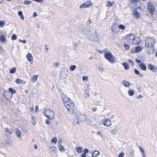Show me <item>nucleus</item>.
I'll return each instance as SVG.
<instances>
[{
    "mask_svg": "<svg viewBox=\"0 0 157 157\" xmlns=\"http://www.w3.org/2000/svg\"><path fill=\"white\" fill-rule=\"evenodd\" d=\"M90 89L89 87V86H88L85 90V94L84 96L86 98L90 96Z\"/></svg>",
    "mask_w": 157,
    "mask_h": 157,
    "instance_id": "obj_16",
    "label": "nucleus"
},
{
    "mask_svg": "<svg viewBox=\"0 0 157 157\" xmlns=\"http://www.w3.org/2000/svg\"><path fill=\"white\" fill-rule=\"evenodd\" d=\"M124 46L126 50H128L130 48V45L126 44H124Z\"/></svg>",
    "mask_w": 157,
    "mask_h": 157,
    "instance_id": "obj_47",
    "label": "nucleus"
},
{
    "mask_svg": "<svg viewBox=\"0 0 157 157\" xmlns=\"http://www.w3.org/2000/svg\"><path fill=\"white\" fill-rule=\"evenodd\" d=\"M128 62L131 63L133 65H134L133 62L131 59H129L128 61Z\"/></svg>",
    "mask_w": 157,
    "mask_h": 157,
    "instance_id": "obj_57",
    "label": "nucleus"
},
{
    "mask_svg": "<svg viewBox=\"0 0 157 157\" xmlns=\"http://www.w3.org/2000/svg\"><path fill=\"white\" fill-rule=\"evenodd\" d=\"M9 91L12 94H14L16 93V91L12 88H9Z\"/></svg>",
    "mask_w": 157,
    "mask_h": 157,
    "instance_id": "obj_42",
    "label": "nucleus"
},
{
    "mask_svg": "<svg viewBox=\"0 0 157 157\" xmlns=\"http://www.w3.org/2000/svg\"><path fill=\"white\" fill-rule=\"evenodd\" d=\"M5 131L6 134L8 135H11L13 132V130H10L8 128H5Z\"/></svg>",
    "mask_w": 157,
    "mask_h": 157,
    "instance_id": "obj_20",
    "label": "nucleus"
},
{
    "mask_svg": "<svg viewBox=\"0 0 157 157\" xmlns=\"http://www.w3.org/2000/svg\"><path fill=\"white\" fill-rule=\"evenodd\" d=\"M99 71H101V72H103L105 70V68L104 67H99Z\"/></svg>",
    "mask_w": 157,
    "mask_h": 157,
    "instance_id": "obj_49",
    "label": "nucleus"
},
{
    "mask_svg": "<svg viewBox=\"0 0 157 157\" xmlns=\"http://www.w3.org/2000/svg\"><path fill=\"white\" fill-rule=\"evenodd\" d=\"M80 122L84 121L86 119V116L84 114L79 115L77 116Z\"/></svg>",
    "mask_w": 157,
    "mask_h": 157,
    "instance_id": "obj_15",
    "label": "nucleus"
},
{
    "mask_svg": "<svg viewBox=\"0 0 157 157\" xmlns=\"http://www.w3.org/2000/svg\"><path fill=\"white\" fill-rule=\"evenodd\" d=\"M16 70L15 67H13L10 70V72L11 73H14L16 72Z\"/></svg>",
    "mask_w": 157,
    "mask_h": 157,
    "instance_id": "obj_41",
    "label": "nucleus"
},
{
    "mask_svg": "<svg viewBox=\"0 0 157 157\" xmlns=\"http://www.w3.org/2000/svg\"><path fill=\"white\" fill-rule=\"evenodd\" d=\"M148 68L149 70L153 72L157 70V67L151 64L148 65Z\"/></svg>",
    "mask_w": 157,
    "mask_h": 157,
    "instance_id": "obj_18",
    "label": "nucleus"
},
{
    "mask_svg": "<svg viewBox=\"0 0 157 157\" xmlns=\"http://www.w3.org/2000/svg\"><path fill=\"white\" fill-rule=\"evenodd\" d=\"M45 49H46V51L47 52H48V48L47 47V46L46 45H45Z\"/></svg>",
    "mask_w": 157,
    "mask_h": 157,
    "instance_id": "obj_60",
    "label": "nucleus"
},
{
    "mask_svg": "<svg viewBox=\"0 0 157 157\" xmlns=\"http://www.w3.org/2000/svg\"><path fill=\"white\" fill-rule=\"evenodd\" d=\"M28 60L29 61L31 64H32L33 62V57L30 53H29L26 56Z\"/></svg>",
    "mask_w": 157,
    "mask_h": 157,
    "instance_id": "obj_17",
    "label": "nucleus"
},
{
    "mask_svg": "<svg viewBox=\"0 0 157 157\" xmlns=\"http://www.w3.org/2000/svg\"><path fill=\"white\" fill-rule=\"evenodd\" d=\"M22 132H24L25 131L24 130H21V131L19 130L17 128L16 129V133L17 136L19 138H22V136H21V134L23 136L24 135V133H23Z\"/></svg>",
    "mask_w": 157,
    "mask_h": 157,
    "instance_id": "obj_10",
    "label": "nucleus"
},
{
    "mask_svg": "<svg viewBox=\"0 0 157 157\" xmlns=\"http://www.w3.org/2000/svg\"><path fill=\"white\" fill-rule=\"evenodd\" d=\"M122 65L124 66V69L126 70H128L129 68V67L127 63L124 62L123 63Z\"/></svg>",
    "mask_w": 157,
    "mask_h": 157,
    "instance_id": "obj_30",
    "label": "nucleus"
},
{
    "mask_svg": "<svg viewBox=\"0 0 157 157\" xmlns=\"http://www.w3.org/2000/svg\"><path fill=\"white\" fill-rule=\"evenodd\" d=\"M125 39L128 43L133 45L138 44L141 41L139 37H136L135 35L131 34L126 35Z\"/></svg>",
    "mask_w": 157,
    "mask_h": 157,
    "instance_id": "obj_2",
    "label": "nucleus"
},
{
    "mask_svg": "<svg viewBox=\"0 0 157 157\" xmlns=\"http://www.w3.org/2000/svg\"><path fill=\"white\" fill-rule=\"evenodd\" d=\"M139 148H140V151H141V152L142 153V155H145L146 154V153H145V151H144V149L142 147L140 146L139 147Z\"/></svg>",
    "mask_w": 157,
    "mask_h": 157,
    "instance_id": "obj_43",
    "label": "nucleus"
},
{
    "mask_svg": "<svg viewBox=\"0 0 157 157\" xmlns=\"http://www.w3.org/2000/svg\"><path fill=\"white\" fill-rule=\"evenodd\" d=\"M76 68V66L72 65L70 66V70L71 71H73Z\"/></svg>",
    "mask_w": 157,
    "mask_h": 157,
    "instance_id": "obj_40",
    "label": "nucleus"
},
{
    "mask_svg": "<svg viewBox=\"0 0 157 157\" xmlns=\"http://www.w3.org/2000/svg\"><path fill=\"white\" fill-rule=\"evenodd\" d=\"M147 7L148 10L150 13L152 14H154L155 12V7L151 2H148L147 5Z\"/></svg>",
    "mask_w": 157,
    "mask_h": 157,
    "instance_id": "obj_8",
    "label": "nucleus"
},
{
    "mask_svg": "<svg viewBox=\"0 0 157 157\" xmlns=\"http://www.w3.org/2000/svg\"><path fill=\"white\" fill-rule=\"evenodd\" d=\"M59 150L61 151H65L64 148L62 145H60L58 146Z\"/></svg>",
    "mask_w": 157,
    "mask_h": 157,
    "instance_id": "obj_37",
    "label": "nucleus"
},
{
    "mask_svg": "<svg viewBox=\"0 0 157 157\" xmlns=\"http://www.w3.org/2000/svg\"><path fill=\"white\" fill-rule=\"evenodd\" d=\"M64 106L67 110L71 113H72L75 109V105L73 102L70 101L65 103Z\"/></svg>",
    "mask_w": 157,
    "mask_h": 157,
    "instance_id": "obj_5",
    "label": "nucleus"
},
{
    "mask_svg": "<svg viewBox=\"0 0 157 157\" xmlns=\"http://www.w3.org/2000/svg\"><path fill=\"white\" fill-rule=\"evenodd\" d=\"M119 28L120 29H121L122 30H124L125 29V26L122 25H120L119 26Z\"/></svg>",
    "mask_w": 157,
    "mask_h": 157,
    "instance_id": "obj_45",
    "label": "nucleus"
},
{
    "mask_svg": "<svg viewBox=\"0 0 157 157\" xmlns=\"http://www.w3.org/2000/svg\"><path fill=\"white\" fill-rule=\"evenodd\" d=\"M139 66L140 68L143 70L145 71L147 69L146 66L143 63L140 64Z\"/></svg>",
    "mask_w": 157,
    "mask_h": 157,
    "instance_id": "obj_25",
    "label": "nucleus"
},
{
    "mask_svg": "<svg viewBox=\"0 0 157 157\" xmlns=\"http://www.w3.org/2000/svg\"><path fill=\"white\" fill-rule=\"evenodd\" d=\"M145 47L148 53L152 54L154 52L155 40L152 37L146 38L145 39Z\"/></svg>",
    "mask_w": 157,
    "mask_h": 157,
    "instance_id": "obj_1",
    "label": "nucleus"
},
{
    "mask_svg": "<svg viewBox=\"0 0 157 157\" xmlns=\"http://www.w3.org/2000/svg\"><path fill=\"white\" fill-rule=\"evenodd\" d=\"M49 149L51 151H53L55 153L57 152V148L54 146H49Z\"/></svg>",
    "mask_w": 157,
    "mask_h": 157,
    "instance_id": "obj_22",
    "label": "nucleus"
},
{
    "mask_svg": "<svg viewBox=\"0 0 157 157\" xmlns=\"http://www.w3.org/2000/svg\"><path fill=\"white\" fill-rule=\"evenodd\" d=\"M82 81L84 82L85 81L86 82H87L88 81L89 78L87 76H83L82 77Z\"/></svg>",
    "mask_w": 157,
    "mask_h": 157,
    "instance_id": "obj_38",
    "label": "nucleus"
},
{
    "mask_svg": "<svg viewBox=\"0 0 157 157\" xmlns=\"http://www.w3.org/2000/svg\"><path fill=\"white\" fill-rule=\"evenodd\" d=\"M31 122L34 125L36 124V121L35 118L34 117H31Z\"/></svg>",
    "mask_w": 157,
    "mask_h": 157,
    "instance_id": "obj_36",
    "label": "nucleus"
},
{
    "mask_svg": "<svg viewBox=\"0 0 157 157\" xmlns=\"http://www.w3.org/2000/svg\"><path fill=\"white\" fill-rule=\"evenodd\" d=\"M100 154V152L99 151L96 150L94 151L92 154V156L93 157H96L98 155Z\"/></svg>",
    "mask_w": 157,
    "mask_h": 157,
    "instance_id": "obj_23",
    "label": "nucleus"
},
{
    "mask_svg": "<svg viewBox=\"0 0 157 157\" xmlns=\"http://www.w3.org/2000/svg\"><path fill=\"white\" fill-rule=\"evenodd\" d=\"M6 143V144H5L4 145V146L5 147H7L8 146V142L6 141L5 140V143Z\"/></svg>",
    "mask_w": 157,
    "mask_h": 157,
    "instance_id": "obj_63",
    "label": "nucleus"
},
{
    "mask_svg": "<svg viewBox=\"0 0 157 157\" xmlns=\"http://www.w3.org/2000/svg\"><path fill=\"white\" fill-rule=\"evenodd\" d=\"M38 106L37 105H36L35 108V112H37V111L38 110Z\"/></svg>",
    "mask_w": 157,
    "mask_h": 157,
    "instance_id": "obj_59",
    "label": "nucleus"
},
{
    "mask_svg": "<svg viewBox=\"0 0 157 157\" xmlns=\"http://www.w3.org/2000/svg\"><path fill=\"white\" fill-rule=\"evenodd\" d=\"M18 41L20 42H22L23 44H25L27 42V41L26 40H19Z\"/></svg>",
    "mask_w": 157,
    "mask_h": 157,
    "instance_id": "obj_53",
    "label": "nucleus"
},
{
    "mask_svg": "<svg viewBox=\"0 0 157 157\" xmlns=\"http://www.w3.org/2000/svg\"><path fill=\"white\" fill-rule=\"evenodd\" d=\"M44 115L48 118L52 119L54 117V112L51 109H47L44 112Z\"/></svg>",
    "mask_w": 157,
    "mask_h": 157,
    "instance_id": "obj_6",
    "label": "nucleus"
},
{
    "mask_svg": "<svg viewBox=\"0 0 157 157\" xmlns=\"http://www.w3.org/2000/svg\"><path fill=\"white\" fill-rule=\"evenodd\" d=\"M138 9H135L133 11L134 15L136 19L140 18L141 16L140 13L137 10Z\"/></svg>",
    "mask_w": 157,
    "mask_h": 157,
    "instance_id": "obj_14",
    "label": "nucleus"
},
{
    "mask_svg": "<svg viewBox=\"0 0 157 157\" xmlns=\"http://www.w3.org/2000/svg\"><path fill=\"white\" fill-rule=\"evenodd\" d=\"M81 157H86V154H85V153H83L81 155Z\"/></svg>",
    "mask_w": 157,
    "mask_h": 157,
    "instance_id": "obj_61",
    "label": "nucleus"
},
{
    "mask_svg": "<svg viewBox=\"0 0 157 157\" xmlns=\"http://www.w3.org/2000/svg\"><path fill=\"white\" fill-rule=\"evenodd\" d=\"M124 156V153L123 152H121L119 154L118 157H123Z\"/></svg>",
    "mask_w": 157,
    "mask_h": 157,
    "instance_id": "obj_51",
    "label": "nucleus"
},
{
    "mask_svg": "<svg viewBox=\"0 0 157 157\" xmlns=\"http://www.w3.org/2000/svg\"><path fill=\"white\" fill-rule=\"evenodd\" d=\"M46 124L48 125L50 124V121L48 119H47L45 121Z\"/></svg>",
    "mask_w": 157,
    "mask_h": 157,
    "instance_id": "obj_55",
    "label": "nucleus"
},
{
    "mask_svg": "<svg viewBox=\"0 0 157 157\" xmlns=\"http://www.w3.org/2000/svg\"><path fill=\"white\" fill-rule=\"evenodd\" d=\"M121 83L124 87L127 88H129L132 85V84L130 82L125 80H123Z\"/></svg>",
    "mask_w": 157,
    "mask_h": 157,
    "instance_id": "obj_13",
    "label": "nucleus"
},
{
    "mask_svg": "<svg viewBox=\"0 0 157 157\" xmlns=\"http://www.w3.org/2000/svg\"><path fill=\"white\" fill-rule=\"evenodd\" d=\"M62 98L65 105V103L69 102L70 101H69L70 99L68 97V96L64 94H63L62 95Z\"/></svg>",
    "mask_w": 157,
    "mask_h": 157,
    "instance_id": "obj_12",
    "label": "nucleus"
},
{
    "mask_svg": "<svg viewBox=\"0 0 157 157\" xmlns=\"http://www.w3.org/2000/svg\"><path fill=\"white\" fill-rule=\"evenodd\" d=\"M6 40V39L3 35H1L0 37V41L1 42H5Z\"/></svg>",
    "mask_w": 157,
    "mask_h": 157,
    "instance_id": "obj_31",
    "label": "nucleus"
},
{
    "mask_svg": "<svg viewBox=\"0 0 157 157\" xmlns=\"http://www.w3.org/2000/svg\"><path fill=\"white\" fill-rule=\"evenodd\" d=\"M134 94V91L132 90H129L128 91V94L130 96H132Z\"/></svg>",
    "mask_w": 157,
    "mask_h": 157,
    "instance_id": "obj_33",
    "label": "nucleus"
},
{
    "mask_svg": "<svg viewBox=\"0 0 157 157\" xmlns=\"http://www.w3.org/2000/svg\"><path fill=\"white\" fill-rule=\"evenodd\" d=\"M114 4V2H111L110 1H108L106 3V5L107 6L110 7L113 6Z\"/></svg>",
    "mask_w": 157,
    "mask_h": 157,
    "instance_id": "obj_28",
    "label": "nucleus"
},
{
    "mask_svg": "<svg viewBox=\"0 0 157 157\" xmlns=\"http://www.w3.org/2000/svg\"><path fill=\"white\" fill-rule=\"evenodd\" d=\"M89 151L88 149L85 148L84 150V152L83 153H85V154H86V153H88L89 152Z\"/></svg>",
    "mask_w": 157,
    "mask_h": 157,
    "instance_id": "obj_54",
    "label": "nucleus"
},
{
    "mask_svg": "<svg viewBox=\"0 0 157 157\" xmlns=\"http://www.w3.org/2000/svg\"><path fill=\"white\" fill-rule=\"evenodd\" d=\"M62 72H64L66 76H67L69 73L68 70L66 68L63 69L62 70Z\"/></svg>",
    "mask_w": 157,
    "mask_h": 157,
    "instance_id": "obj_34",
    "label": "nucleus"
},
{
    "mask_svg": "<svg viewBox=\"0 0 157 157\" xmlns=\"http://www.w3.org/2000/svg\"><path fill=\"white\" fill-rule=\"evenodd\" d=\"M143 48L142 46H137L136 48L135 51L136 52H140L142 50Z\"/></svg>",
    "mask_w": 157,
    "mask_h": 157,
    "instance_id": "obj_24",
    "label": "nucleus"
},
{
    "mask_svg": "<svg viewBox=\"0 0 157 157\" xmlns=\"http://www.w3.org/2000/svg\"><path fill=\"white\" fill-rule=\"evenodd\" d=\"M97 136H100L101 137H102V135L101 132H98L97 133Z\"/></svg>",
    "mask_w": 157,
    "mask_h": 157,
    "instance_id": "obj_52",
    "label": "nucleus"
},
{
    "mask_svg": "<svg viewBox=\"0 0 157 157\" xmlns=\"http://www.w3.org/2000/svg\"><path fill=\"white\" fill-rule=\"evenodd\" d=\"M62 143V141L61 140H59L58 142V145L59 146L60 145H62L61 143Z\"/></svg>",
    "mask_w": 157,
    "mask_h": 157,
    "instance_id": "obj_56",
    "label": "nucleus"
},
{
    "mask_svg": "<svg viewBox=\"0 0 157 157\" xmlns=\"http://www.w3.org/2000/svg\"><path fill=\"white\" fill-rule=\"evenodd\" d=\"M6 24V23L5 21L3 20L0 21V27H3Z\"/></svg>",
    "mask_w": 157,
    "mask_h": 157,
    "instance_id": "obj_35",
    "label": "nucleus"
},
{
    "mask_svg": "<svg viewBox=\"0 0 157 157\" xmlns=\"http://www.w3.org/2000/svg\"><path fill=\"white\" fill-rule=\"evenodd\" d=\"M80 122L79 121L78 118L77 117H75L73 121V124L75 125H77L78 124L80 123Z\"/></svg>",
    "mask_w": 157,
    "mask_h": 157,
    "instance_id": "obj_21",
    "label": "nucleus"
},
{
    "mask_svg": "<svg viewBox=\"0 0 157 157\" xmlns=\"http://www.w3.org/2000/svg\"><path fill=\"white\" fill-rule=\"evenodd\" d=\"M37 16V14L35 12H34L33 13V17H36Z\"/></svg>",
    "mask_w": 157,
    "mask_h": 157,
    "instance_id": "obj_58",
    "label": "nucleus"
},
{
    "mask_svg": "<svg viewBox=\"0 0 157 157\" xmlns=\"http://www.w3.org/2000/svg\"><path fill=\"white\" fill-rule=\"evenodd\" d=\"M97 109L96 108H94L92 109V111L93 112H96L97 111Z\"/></svg>",
    "mask_w": 157,
    "mask_h": 157,
    "instance_id": "obj_62",
    "label": "nucleus"
},
{
    "mask_svg": "<svg viewBox=\"0 0 157 157\" xmlns=\"http://www.w3.org/2000/svg\"><path fill=\"white\" fill-rule=\"evenodd\" d=\"M134 72L136 75H139V76L141 77L144 76V75L143 74H140V72L136 69H134Z\"/></svg>",
    "mask_w": 157,
    "mask_h": 157,
    "instance_id": "obj_29",
    "label": "nucleus"
},
{
    "mask_svg": "<svg viewBox=\"0 0 157 157\" xmlns=\"http://www.w3.org/2000/svg\"><path fill=\"white\" fill-rule=\"evenodd\" d=\"M140 0H131V2L132 3H135L136 2H139Z\"/></svg>",
    "mask_w": 157,
    "mask_h": 157,
    "instance_id": "obj_50",
    "label": "nucleus"
},
{
    "mask_svg": "<svg viewBox=\"0 0 157 157\" xmlns=\"http://www.w3.org/2000/svg\"><path fill=\"white\" fill-rule=\"evenodd\" d=\"M31 3V1L28 0H25L24 2V4L26 5L29 4Z\"/></svg>",
    "mask_w": 157,
    "mask_h": 157,
    "instance_id": "obj_48",
    "label": "nucleus"
},
{
    "mask_svg": "<svg viewBox=\"0 0 157 157\" xmlns=\"http://www.w3.org/2000/svg\"><path fill=\"white\" fill-rule=\"evenodd\" d=\"M57 141V139L56 137L53 138L51 140V142L52 143H53L55 144H56Z\"/></svg>",
    "mask_w": 157,
    "mask_h": 157,
    "instance_id": "obj_39",
    "label": "nucleus"
},
{
    "mask_svg": "<svg viewBox=\"0 0 157 157\" xmlns=\"http://www.w3.org/2000/svg\"><path fill=\"white\" fill-rule=\"evenodd\" d=\"M118 25L116 23H114L112 27V30L113 34L118 33L119 32V29L118 28Z\"/></svg>",
    "mask_w": 157,
    "mask_h": 157,
    "instance_id": "obj_9",
    "label": "nucleus"
},
{
    "mask_svg": "<svg viewBox=\"0 0 157 157\" xmlns=\"http://www.w3.org/2000/svg\"><path fill=\"white\" fill-rule=\"evenodd\" d=\"M38 75H35L33 76L31 79L32 81L33 82H36L38 79Z\"/></svg>",
    "mask_w": 157,
    "mask_h": 157,
    "instance_id": "obj_26",
    "label": "nucleus"
},
{
    "mask_svg": "<svg viewBox=\"0 0 157 157\" xmlns=\"http://www.w3.org/2000/svg\"><path fill=\"white\" fill-rule=\"evenodd\" d=\"M22 82V80L17 78L15 81V82L17 84H20Z\"/></svg>",
    "mask_w": 157,
    "mask_h": 157,
    "instance_id": "obj_44",
    "label": "nucleus"
},
{
    "mask_svg": "<svg viewBox=\"0 0 157 157\" xmlns=\"http://www.w3.org/2000/svg\"><path fill=\"white\" fill-rule=\"evenodd\" d=\"M96 119L94 118L93 119H90L89 121V123L91 125L95 126L96 125Z\"/></svg>",
    "mask_w": 157,
    "mask_h": 157,
    "instance_id": "obj_19",
    "label": "nucleus"
},
{
    "mask_svg": "<svg viewBox=\"0 0 157 157\" xmlns=\"http://www.w3.org/2000/svg\"><path fill=\"white\" fill-rule=\"evenodd\" d=\"M17 36L15 34H13L12 36L11 39L12 40H15L17 39Z\"/></svg>",
    "mask_w": 157,
    "mask_h": 157,
    "instance_id": "obj_46",
    "label": "nucleus"
},
{
    "mask_svg": "<svg viewBox=\"0 0 157 157\" xmlns=\"http://www.w3.org/2000/svg\"><path fill=\"white\" fill-rule=\"evenodd\" d=\"M103 124L107 127H109L112 125L111 121L109 118L105 119L103 122Z\"/></svg>",
    "mask_w": 157,
    "mask_h": 157,
    "instance_id": "obj_11",
    "label": "nucleus"
},
{
    "mask_svg": "<svg viewBox=\"0 0 157 157\" xmlns=\"http://www.w3.org/2000/svg\"><path fill=\"white\" fill-rule=\"evenodd\" d=\"M104 56L105 58L109 61L110 63H114L115 62L116 57L112 53L107 49L104 50Z\"/></svg>",
    "mask_w": 157,
    "mask_h": 157,
    "instance_id": "obj_3",
    "label": "nucleus"
},
{
    "mask_svg": "<svg viewBox=\"0 0 157 157\" xmlns=\"http://www.w3.org/2000/svg\"><path fill=\"white\" fill-rule=\"evenodd\" d=\"M88 39L91 41H96L98 40V36L95 31H89L87 35Z\"/></svg>",
    "mask_w": 157,
    "mask_h": 157,
    "instance_id": "obj_4",
    "label": "nucleus"
},
{
    "mask_svg": "<svg viewBox=\"0 0 157 157\" xmlns=\"http://www.w3.org/2000/svg\"><path fill=\"white\" fill-rule=\"evenodd\" d=\"M136 63H140L141 62V61L140 60L136 59Z\"/></svg>",
    "mask_w": 157,
    "mask_h": 157,
    "instance_id": "obj_64",
    "label": "nucleus"
},
{
    "mask_svg": "<svg viewBox=\"0 0 157 157\" xmlns=\"http://www.w3.org/2000/svg\"><path fill=\"white\" fill-rule=\"evenodd\" d=\"M18 15L20 16L21 19L22 20H24V16L23 15V13L21 11H20L18 12Z\"/></svg>",
    "mask_w": 157,
    "mask_h": 157,
    "instance_id": "obj_32",
    "label": "nucleus"
},
{
    "mask_svg": "<svg viewBox=\"0 0 157 157\" xmlns=\"http://www.w3.org/2000/svg\"><path fill=\"white\" fill-rule=\"evenodd\" d=\"M75 150L78 153H81L82 152V147H75Z\"/></svg>",
    "mask_w": 157,
    "mask_h": 157,
    "instance_id": "obj_27",
    "label": "nucleus"
},
{
    "mask_svg": "<svg viewBox=\"0 0 157 157\" xmlns=\"http://www.w3.org/2000/svg\"><path fill=\"white\" fill-rule=\"evenodd\" d=\"M92 4L90 1H88L82 4L79 6L80 8H87L92 5Z\"/></svg>",
    "mask_w": 157,
    "mask_h": 157,
    "instance_id": "obj_7",
    "label": "nucleus"
}]
</instances>
